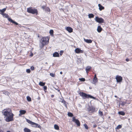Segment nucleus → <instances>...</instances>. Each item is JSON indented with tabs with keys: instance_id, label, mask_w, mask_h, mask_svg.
Wrapping results in <instances>:
<instances>
[{
	"instance_id": "nucleus-1",
	"label": "nucleus",
	"mask_w": 132,
	"mask_h": 132,
	"mask_svg": "<svg viewBox=\"0 0 132 132\" xmlns=\"http://www.w3.org/2000/svg\"><path fill=\"white\" fill-rule=\"evenodd\" d=\"M3 114L6 117L5 120L7 122L13 120L14 114L12 113L11 110L10 109H5L2 111Z\"/></svg>"
},
{
	"instance_id": "nucleus-2",
	"label": "nucleus",
	"mask_w": 132,
	"mask_h": 132,
	"mask_svg": "<svg viewBox=\"0 0 132 132\" xmlns=\"http://www.w3.org/2000/svg\"><path fill=\"white\" fill-rule=\"evenodd\" d=\"M50 37L48 36L43 37L39 41V47L42 49L45 45L48 44L49 43Z\"/></svg>"
},
{
	"instance_id": "nucleus-3",
	"label": "nucleus",
	"mask_w": 132,
	"mask_h": 132,
	"mask_svg": "<svg viewBox=\"0 0 132 132\" xmlns=\"http://www.w3.org/2000/svg\"><path fill=\"white\" fill-rule=\"evenodd\" d=\"M27 11L28 13L32 14H35L37 15L38 14L37 10L34 7L32 8L31 7H30L27 8Z\"/></svg>"
},
{
	"instance_id": "nucleus-4",
	"label": "nucleus",
	"mask_w": 132,
	"mask_h": 132,
	"mask_svg": "<svg viewBox=\"0 0 132 132\" xmlns=\"http://www.w3.org/2000/svg\"><path fill=\"white\" fill-rule=\"evenodd\" d=\"M79 95L80 96L82 97V98L84 99H85L86 98H90L95 99L96 98L91 95L89 94H87L84 93L83 92H81L79 93Z\"/></svg>"
},
{
	"instance_id": "nucleus-5",
	"label": "nucleus",
	"mask_w": 132,
	"mask_h": 132,
	"mask_svg": "<svg viewBox=\"0 0 132 132\" xmlns=\"http://www.w3.org/2000/svg\"><path fill=\"white\" fill-rule=\"evenodd\" d=\"M2 15L4 17L8 18L9 21L11 22L14 23V24L16 25H17L18 24L17 22H16L15 21L13 20L11 18H9V15L8 14L4 13Z\"/></svg>"
},
{
	"instance_id": "nucleus-6",
	"label": "nucleus",
	"mask_w": 132,
	"mask_h": 132,
	"mask_svg": "<svg viewBox=\"0 0 132 132\" xmlns=\"http://www.w3.org/2000/svg\"><path fill=\"white\" fill-rule=\"evenodd\" d=\"M95 20L97 22L100 23H103L104 22V20L103 18H100L98 16L96 17Z\"/></svg>"
},
{
	"instance_id": "nucleus-7",
	"label": "nucleus",
	"mask_w": 132,
	"mask_h": 132,
	"mask_svg": "<svg viewBox=\"0 0 132 132\" xmlns=\"http://www.w3.org/2000/svg\"><path fill=\"white\" fill-rule=\"evenodd\" d=\"M116 79L117 82H120L122 81V78L121 76L118 75L116 76Z\"/></svg>"
},
{
	"instance_id": "nucleus-8",
	"label": "nucleus",
	"mask_w": 132,
	"mask_h": 132,
	"mask_svg": "<svg viewBox=\"0 0 132 132\" xmlns=\"http://www.w3.org/2000/svg\"><path fill=\"white\" fill-rule=\"evenodd\" d=\"M72 121L75 123L78 126H80V124L79 121L78 120L76 119L75 117H73Z\"/></svg>"
},
{
	"instance_id": "nucleus-9",
	"label": "nucleus",
	"mask_w": 132,
	"mask_h": 132,
	"mask_svg": "<svg viewBox=\"0 0 132 132\" xmlns=\"http://www.w3.org/2000/svg\"><path fill=\"white\" fill-rule=\"evenodd\" d=\"M65 29L69 33H70L73 32V29L70 27H65Z\"/></svg>"
},
{
	"instance_id": "nucleus-10",
	"label": "nucleus",
	"mask_w": 132,
	"mask_h": 132,
	"mask_svg": "<svg viewBox=\"0 0 132 132\" xmlns=\"http://www.w3.org/2000/svg\"><path fill=\"white\" fill-rule=\"evenodd\" d=\"M75 52L76 53H83V51L82 50L78 48L75 49Z\"/></svg>"
},
{
	"instance_id": "nucleus-11",
	"label": "nucleus",
	"mask_w": 132,
	"mask_h": 132,
	"mask_svg": "<svg viewBox=\"0 0 132 132\" xmlns=\"http://www.w3.org/2000/svg\"><path fill=\"white\" fill-rule=\"evenodd\" d=\"M92 69V67L90 66H87L85 70L86 73L88 74V72L91 70Z\"/></svg>"
},
{
	"instance_id": "nucleus-12",
	"label": "nucleus",
	"mask_w": 132,
	"mask_h": 132,
	"mask_svg": "<svg viewBox=\"0 0 132 132\" xmlns=\"http://www.w3.org/2000/svg\"><path fill=\"white\" fill-rule=\"evenodd\" d=\"M32 125L33 126V127H35L39 128H41V126L40 125H38L37 124L34 122H33Z\"/></svg>"
},
{
	"instance_id": "nucleus-13",
	"label": "nucleus",
	"mask_w": 132,
	"mask_h": 132,
	"mask_svg": "<svg viewBox=\"0 0 132 132\" xmlns=\"http://www.w3.org/2000/svg\"><path fill=\"white\" fill-rule=\"evenodd\" d=\"M19 112L20 113L19 114V115L20 116L25 114L26 112V111L25 110H20V111Z\"/></svg>"
},
{
	"instance_id": "nucleus-14",
	"label": "nucleus",
	"mask_w": 132,
	"mask_h": 132,
	"mask_svg": "<svg viewBox=\"0 0 132 132\" xmlns=\"http://www.w3.org/2000/svg\"><path fill=\"white\" fill-rule=\"evenodd\" d=\"M98 6L99 7V9L100 11H102V10L104 9V7L103 6L100 4H99L98 5Z\"/></svg>"
},
{
	"instance_id": "nucleus-15",
	"label": "nucleus",
	"mask_w": 132,
	"mask_h": 132,
	"mask_svg": "<svg viewBox=\"0 0 132 132\" xmlns=\"http://www.w3.org/2000/svg\"><path fill=\"white\" fill-rule=\"evenodd\" d=\"M60 56L59 55L58 53L57 52H55L53 54V56L56 57H59Z\"/></svg>"
},
{
	"instance_id": "nucleus-16",
	"label": "nucleus",
	"mask_w": 132,
	"mask_h": 132,
	"mask_svg": "<svg viewBox=\"0 0 132 132\" xmlns=\"http://www.w3.org/2000/svg\"><path fill=\"white\" fill-rule=\"evenodd\" d=\"M102 30V28L100 26H98L97 27V31L98 32L100 33L101 32Z\"/></svg>"
},
{
	"instance_id": "nucleus-17",
	"label": "nucleus",
	"mask_w": 132,
	"mask_h": 132,
	"mask_svg": "<svg viewBox=\"0 0 132 132\" xmlns=\"http://www.w3.org/2000/svg\"><path fill=\"white\" fill-rule=\"evenodd\" d=\"M84 41L85 42L88 43H90L92 42V40L91 39H84Z\"/></svg>"
},
{
	"instance_id": "nucleus-18",
	"label": "nucleus",
	"mask_w": 132,
	"mask_h": 132,
	"mask_svg": "<svg viewBox=\"0 0 132 132\" xmlns=\"http://www.w3.org/2000/svg\"><path fill=\"white\" fill-rule=\"evenodd\" d=\"M93 80L94 82H96L98 81V79L96 77V74L94 75V77L93 79Z\"/></svg>"
},
{
	"instance_id": "nucleus-19",
	"label": "nucleus",
	"mask_w": 132,
	"mask_h": 132,
	"mask_svg": "<svg viewBox=\"0 0 132 132\" xmlns=\"http://www.w3.org/2000/svg\"><path fill=\"white\" fill-rule=\"evenodd\" d=\"M6 8H4L2 9V10L0 9V14L2 15L6 11Z\"/></svg>"
},
{
	"instance_id": "nucleus-20",
	"label": "nucleus",
	"mask_w": 132,
	"mask_h": 132,
	"mask_svg": "<svg viewBox=\"0 0 132 132\" xmlns=\"http://www.w3.org/2000/svg\"><path fill=\"white\" fill-rule=\"evenodd\" d=\"M95 110V108L94 107L91 106L90 108L89 111L92 112H94Z\"/></svg>"
},
{
	"instance_id": "nucleus-21",
	"label": "nucleus",
	"mask_w": 132,
	"mask_h": 132,
	"mask_svg": "<svg viewBox=\"0 0 132 132\" xmlns=\"http://www.w3.org/2000/svg\"><path fill=\"white\" fill-rule=\"evenodd\" d=\"M118 113L119 114L121 115L122 116H124L125 114V112H124L123 111H119V112H118Z\"/></svg>"
},
{
	"instance_id": "nucleus-22",
	"label": "nucleus",
	"mask_w": 132,
	"mask_h": 132,
	"mask_svg": "<svg viewBox=\"0 0 132 132\" xmlns=\"http://www.w3.org/2000/svg\"><path fill=\"white\" fill-rule=\"evenodd\" d=\"M54 128L57 130H58L59 129V126L55 124L54 125Z\"/></svg>"
},
{
	"instance_id": "nucleus-23",
	"label": "nucleus",
	"mask_w": 132,
	"mask_h": 132,
	"mask_svg": "<svg viewBox=\"0 0 132 132\" xmlns=\"http://www.w3.org/2000/svg\"><path fill=\"white\" fill-rule=\"evenodd\" d=\"M24 132H30V130L27 128H25L24 129Z\"/></svg>"
},
{
	"instance_id": "nucleus-24",
	"label": "nucleus",
	"mask_w": 132,
	"mask_h": 132,
	"mask_svg": "<svg viewBox=\"0 0 132 132\" xmlns=\"http://www.w3.org/2000/svg\"><path fill=\"white\" fill-rule=\"evenodd\" d=\"M45 10V11L46 12H50V9L49 7H46Z\"/></svg>"
},
{
	"instance_id": "nucleus-25",
	"label": "nucleus",
	"mask_w": 132,
	"mask_h": 132,
	"mask_svg": "<svg viewBox=\"0 0 132 132\" xmlns=\"http://www.w3.org/2000/svg\"><path fill=\"white\" fill-rule=\"evenodd\" d=\"M88 16L89 18H94V15L93 14H90L88 15Z\"/></svg>"
},
{
	"instance_id": "nucleus-26",
	"label": "nucleus",
	"mask_w": 132,
	"mask_h": 132,
	"mask_svg": "<svg viewBox=\"0 0 132 132\" xmlns=\"http://www.w3.org/2000/svg\"><path fill=\"white\" fill-rule=\"evenodd\" d=\"M26 120L30 124L32 125V123L33 122L29 120L28 119H26Z\"/></svg>"
},
{
	"instance_id": "nucleus-27",
	"label": "nucleus",
	"mask_w": 132,
	"mask_h": 132,
	"mask_svg": "<svg viewBox=\"0 0 132 132\" xmlns=\"http://www.w3.org/2000/svg\"><path fill=\"white\" fill-rule=\"evenodd\" d=\"M27 101H28L30 102L31 101V98L29 96H27Z\"/></svg>"
},
{
	"instance_id": "nucleus-28",
	"label": "nucleus",
	"mask_w": 132,
	"mask_h": 132,
	"mask_svg": "<svg viewBox=\"0 0 132 132\" xmlns=\"http://www.w3.org/2000/svg\"><path fill=\"white\" fill-rule=\"evenodd\" d=\"M79 80L81 82L84 81L85 80V79L84 78H79Z\"/></svg>"
},
{
	"instance_id": "nucleus-29",
	"label": "nucleus",
	"mask_w": 132,
	"mask_h": 132,
	"mask_svg": "<svg viewBox=\"0 0 132 132\" xmlns=\"http://www.w3.org/2000/svg\"><path fill=\"white\" fill-rule=\"evenodd\" d=\"M68 116L70 117H72L73 116V114L71 112H68Z\"/></svg>"
},
{
	"instance_id": "nucleus-30",
	"label": "nucleus",
	"mask_w": 132,
	"mask_h": 132,
	"mask_svg": "<svg viewBox=\"0 0 132 132\" xmlns=\"http://www.w3.org/2000/svg\"><path fill=\"white\" fill-rule=\"evenodd\" d=\"M3 93L6 95H8L9 94V93L7 91H4L3 92Z\"/></svg>"
},
{
	"instance_id": "nucleus-31",
	"label": "nucleus",
	"mask_w": 132,
	"mask_h": 132,
	"mask_svg": "<svg viewBox=\"0 0 132 132\" xmlns=\"http://www.w3.org/2000/svg\"><path fill=\"white\" fill-rule=\"evenodd\" d=\"M54 31L53 30H51L50 31V33L51 35H53Z\"/></svg>"
},
{
	"instance_id": "nucleus-32",
	"label": "nucleus",
	"mask_w": 132,
	"mask_h": 132,
	"mask_svg": "<svg viewBox=\"0 0 132 132\" xmlns=\"http://www.w3.org/2000/svg\"><path fill=\"white\" fill-rule=\"evenodd\" d=\"M50 75L52 77H55V74L54 73H50Z\"/></svg>"
},
{
	"instance_id": "nucleus-33",
	"label": "nucleus",
	"mask_w": 132,
	"mask_h": 132,
	"mask_svg": "<svg viewBox=\"0 0 132 132\" xmlns=\"http://www.w3.org/2000/svg\"><path fill=\"white\" fill-rule=\"evenodd\" d=\"M122 127L120 125H119L118 126H117L116 129H119L121 128Z\"/></svg>"
},
{
	"instance_id": "nucleus-34",
	"label": "nucleus",
	"mask_w": 132,
	"mask_h": 132,
	"mask_svg": "<svg viewBox=\"0 0 132 132\" xmlns=\"http://www.w3.org/2000/svg\"><path fill=\"white\" fill-rule=\"evenodd\" d=\"M121 102V103L120 104L122 106H124L126 103V102Z\"/></svg>"
},
{
	"instance_id": "nucleus-35",
	"label": "nucleus",
	"mask_w": 132,
	"mask_h": 132,
	"mask_svg": "<svg viewBox=\"0 0 132 132\" xmlns=\"http://www.w3.org/2000/svg\"><path fill=\"white\" fill-rule=\"evenodd\" d=\"M59 101L60 102H61L62 103H63L64 104H65L66 103V102L64 100V99H62L61 100H59Z\"/></svg>"
},
{
	"instance_id": "nucleus-36",
	"label": "nucleus",
	"mask_w": 132,
	"mask_h": 132,
	"mask_svg": "<svg viewBox=\"0 0 132 132\" xmlns=\"http://www.w3.org/2000/svg\"><path fill=\"white\" fill-rule=\"evenodd\" d=\"M98 113H99V114L101 116H102L103 115L102 112L100 110L98 112Z\"/></svg>"
},
{
	"instance_id": "nucleus-37",
	"label": "nucleus",
	"mask_w": 132,
	"mask_h": 132,
	"mask_svg": "<svg viewBox=\"0 0 132 132\" xmlns=\"http://www.w3.org/2000/svg\"><path fill=\"white\" fill-rule=\"evenodd\" d=\"M26 71V72L28 73H30L31 72V71L29 69H27Z\"/></svg>"
},
{
	"instance_id": "nucleus-38",
	"label": "nucleus",
	"mask_w": 132,
	"mask_h": 132,
	"mask_svg": "<svg viewBox=\"0 0 132 132\" xmlns=\"http://www.w3.org/2000/svg\"><path fill=\"white\" fill-rule=\"evenodd\" d=\"M84 126L85 127V128H86V129H87L88 128V127L87 126V125L86 124H84Z\"/></svg>"
},
{
	"instance_id": "nucleus-39",
	"label": "nucleus",
	"mask_w": 132,
	"mask_h": 132,
	"mask_svg": "<svg viewBox=\"0 0 132 132\" xmlns=\"http://www.w3.org/2000/svg\"><path fill=\"white\" fill-rule=\"evenodd\" d=\"M64 52V51H60V55H62L63 53Z\"/></svg>"
},
{
	"instance_id": "nucleus-40",
	"label": "nucleus",
	"mask_w": 132,
	"mask_h": 132,
	"mask_svg": "<svg viewBox=\"0 0 132 132\" xmlns=\"http://www.w3.org/2000/svg\"><path fill=\"white\" fill-rule=\"evenodd\" d=\"M39 85L41 86H44L45 83H39Z\"/></svg>"
},
{
	"instance_id": "nucleus-41",
	"label": "nucleus",
	"mask_w": 132,
	"mask_h": 132,
	"mask_svg": "<svg viewBox=\"0 0 132 132\" xmlns=\"http://www.w3.org/2000/svg\"><path fill=\"white\" fill-rule=\"evenodd\" d=\"M31 69L32 70H33L35 69V67L33 66H31L30 67Z\"/></svg>"
},
{
	"instance_id": "nucleus-42",
	"label": "nucleus",
	"mask_w": 132,
	"mask_h": 132,
	"mask_svg": "<svg viewBox=\"0 0 132 132\" xmlns=\"http://www.w3.org/2000/svg\"><path fill=\"white\" fill-rule=\"evenodd\" d=\"M46 6H42V8L43 10H45Z\"/></svg>"
},
{
	"instance_id": "nucleus-43",
	"label": "nucleus",
	"mask_w": 132,
	"mask_h": 132,
	"mask_svg": "<svg viewBox=\"0 0 132 132\" xmlns=\"http://www.w3.org/2000/svg\"><path fill=\"white\" fill-rule=\"evenodd\" d=\"M43 88L44 90L45 91V90H46L47 89V87L46 86H44L43 87Z\"/></svg>"
},
{
	"instance_id": "nucleus-44",
	"label": "nucleus",
	"mask_w": 132,
	"mask_h": 132,
	"mask_svg": "<svg viewBox=\"0 0 132 132\" xmlns=\"http://www.w3.org/2000/svg\"><path fill=\"white\" fill-rule=\"evenodd\" d=\"M96 127H97V125L95 124H94L93 126V128H95Z\"/></svg>"
},
{
	"instance_id": "nucleus-45",
	"label": "nucleus",
	"mask_w": 132,
	"mask_h": 132,
	"mask_svg": "<svg viewBox=\"0 0 132 132\" xmlns=\"http://www.w3.org/2000/svg\"><path fill=\"white\" fill-rule=\"evenodd\" d=\"M126 61L128 62L129 61V59L128 58H127L126 59Z\"/></svg>"
},
{
	"instance_id": "nucleus-46",
	"label": "nucleus",
	"mask_w": 132,
	"mask_h": 132,
	"mask_svg": "<svg viewBox=\"0 0 132 132\" xmlns=\"http://www.w3.org/2000/svg\"><path fill=\"white\" fill-rule=\"evenodd\" d=\"M92 87H89V88L90 89H92Z\"/></svg>"
},
{
	"instance_id": "nucleus-47",
	"label": "nucleus",
	"mask_w": 132,
	"mask_h": 132,
	"mask_svg": "<svg viewBox=\"0 0 132 132\" xmlns=\"http://www.w3.org/2000/svg\"><path fill=\"white\" fill-rule=\"evenodd\" d=\"M60 73L62 75L63 74V72L62 71H61L60 72Z\"/></svg>"
},
{
	"instance_id": "nucleus-48",
	"label": "nucleus",
	"mask_w": 132,
	"mask_h": 132,
	"mask_svg": "<svg viewBox=\"0 0 132 132\" xmlns=\"http://www.w3.org/2000/svg\"><path fill=\"white\" fill-rule=\"evenodd\" d=\"M51 97H53V96H54V95H51Z\"/></svg>"
},
{
	"instance_id": "nucleus-49",
	"label": "nucleus",
	"mask_w": 132,
	"mask_h": 132,
	"mask_svg": "<svg viewBox=\"0 0 132 132\" xmlns=\"http://www.w3.org/2000/svg\"><path fill=\"white\" fill-rule=\"evenodd\" d=\"M6 132H11V131H8Z\"/></svg>"
},
{
	"instance_id": "nucleus-50",
	"label": "nucleus",
	"mask_w": 132,
	"mask_h": 132,
	"mask_svg": "<svg viewBox=\"0 0 132 132\" xmlns=\"http://www.w3.org/2000/svg\"><path fill=\"white\" fill-rule=\"evenodd\" d=\"M114 97H117V96H116V95L115 96H114Z\"/></svg>"
},
{
	"instance_id": "nucleus-51",
	"label": "nucleus",
	"mask_w": 132,
	"mask_h": 132,
	"mask_svg": "<svg viewBox=\"0 0 132 132\" xmlns=\"http://www.w3.org/2000/svg\"><path fill=\"white\" fill-rule=\"evenodd\" d=\"M0 132H4L2 131H0Z\"/></svg>"
},
{
	"instance_id": "nucleus-52",
	"label": "nucleus",
	"mask_w": 132,
	"mask_h": 132,
	"mask_svg": "<svg viewBox=\"0 0 132 132\" xmlns=\"http://www.w3.org/2000/svg\"><path fill=\"white\" fill-rule=\"evenodd\" d=\"M39 82L41 83V82Z\"/></svg>"
},
{
	"instance_id": "nucleus-53",
	"label": "nucleus",
	"mask_w": 132,
	"mask_h": 132,
	"mask_svg": "<svg viewBox=\"0 0 132 132\" xmlns=\"http://www.w3.org/2000/svg\"><path fill=\"white\" fill-rule=\"evenodd\" d=\"M38 37H39V36H38Z\"/></svg>"
}]
</instances>
